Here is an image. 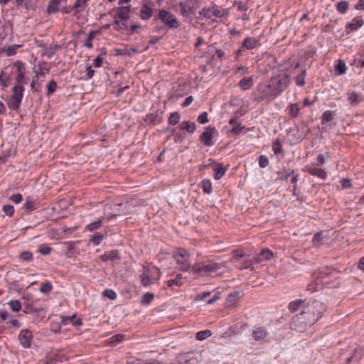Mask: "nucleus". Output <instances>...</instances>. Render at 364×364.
<instances>
[{
  "label": "nucleus",
  "instance_id": "nucleus-52",
  "mask_svg": "<svg viewBox=\"0 0 364 364\" xmlns=\"http://www.w3.org/2000/svg\"><path fill=\"white\" fill-rule=\"evenodd\" d=\"M269 164V159L267 156L261 155L259 157V165L261 168H265Z\"/></svg>",
  "mask_w": 364,
  "mask_h": 364
},
{
  "label": "nucleus",
  "instance_id": "nucleus-38",
  "mask_svg": "<svg viewBox=\"0 0 364 364\" xmlns=\"http://www.w3.org/2000/svg\"><path fill=\"white\" fill-rule=\"evenodd\" d=\"M180 114L176 112L170 114L168 117V124L171 125H176L179 122Z\"/></svg>",
  "mask_w": 364,
  "mask_h": 364
},
{
  "label": "nucleus",
  "instance_id": "nucleus-24",
  "mask_svg": "<svg viewBox=\"0 0 364 364\" xmlns=\"http://www.w3.org/2000/svg\"><path fill=\"white\" fill-rule=\"evenodd\" d=\"M180 129L182 130H186L189 133H193L196 129V127L195 123L193 122L183 121L180 124Z\"/></svg>",
  "mask_w": 364,
  "mask_h": 364
},
{
  "label": "nucleus",
  "instance_id": "nucleus-22",
  "mask_svg": "<svg viewBox=\"0 0 364 364\" xmlns=\"http://www.w3.org/2000/svg\"><path fill=\"white\" fill-rule=\"evenodd\" d=\"M253 84V79L252 77H244L239 82V86L243 90L250 89Z\"/></svg>",
  "mask_w": 364,
  "mask_h": 364
},
{
  "label": "nucleus",
  "instance_id": "nucleus-4",
  "mask_svg": "<svg viewBox=\"0 0 364 364\" xmlns=\"http://www.w3.org/2000/svg\"><path fill=\"white\" fill-rule=\"evenodd\" d=\"M253 96L255 100L260 102L263 100L270 101L277 95L273 90L271 84L269 83L268 85H259L257 90L254 92Z\"/></svg>",
  "mask_w": 364,
  "mask_h": 364
},
{
  "label": "nucleus",
  "instance_id": "nucleus-30",
  "mask_svg": "<svg viewBox=\"0 0 364 364\" xmlns=\"http://www.w3.org/2000/svg\"><path fill=\"white\" fill-rule=\"evenodd\" d=\"M182 278L183 276L181 274H178L174 279H169L167 281L168 287H171L173 285H176L178 287H181L182 285Z\"/></svg>",
  "mask_w": 364,
  "mask_h": 364
},
{
  "label": "nucleus",
  "instance_id": "nucleus-49",
  "mask_svg": "<svg viewBox=\"0 0 364 364\" xmlns=\"http://www.w3.org/2000/svg\"><path fill=\"white\" fill-rule=\"evenodd\" d=\"M104 235L100 232H97L95 236L90 240L95 245H99L102 240L104 239Z\"/></svg>",
  "mask_w": 364,
  "mask_h": 364
},
{
  "label": "nucleus",
  "instance_id": "nucleus-6",
  "mask_svg": "<svg viewBox=\"0 0 364 364\" xmlns=\"http://www.w3.org/2000/svg\"><path fill=\"white\" fill-rule=\"evenodd\" d=\"M289 82L288 75H279L278 77H272L269 83L271 84L273 90L277 95H279L284 90H285Z\"/></svg>",
  "mask_w": 364,
  "mask_h": 364
},
{
  "label": "nucleus",
  "instance_id": "nucleus-16",
  "mask_svg": "<svg viewBox=\"0 0 364 364\" xmlns=\"http://www.w3.org/2000/svg\"><path fill=\"white\" fill-rule=\"evenodd\" d=\"M364 23V21L360 18H355L352 21L346 25V29H350V31H355L358 28H360Z\"/></svg>",
  "mask_w": 364,
  "mask_h": 364
},
{
  "label": "nucleus",
  "instance_id": "nucleus-20",
  "mask_svg": "<svg viewBox=\"0 0 364 364\" xmlns=\"http://www.w3.org/2000/svg\"><path fill=\"white\" fill-rule=\"evenodd\" d=\"M68 323H72L73 326H80L82 324L81 320L77 318L75 315L61 317L60 323L67 324Z\"/></svg>",
  "mask_w": 364,
  "mask_h": 364
},
{
  "label": "nucleus",
  "instance_id": "nucleus-58",
  "mask_svg": "<svg viewBox=\"0 0 364 364\" xmlns=\"http://www.w3.org/2000/svg\"><path fill=\"white\" fill-rule=\"evenodd\" d=\"M51 251V248L46 245H42L39 247V252L42 255H48Z\"/></svg>",
  "mask_w": 364,
  "mask_h": 364
},
{
  "label": "nucleus",
  "instance_id": "nucleus-64",
  "mask_svg": "<svg viewBox=\"0 0 364 364\" xmlns=\"http://www.w3.org/2000/svg\"><path fill=\"white\" fill-rule=\"evenodd\" d=\"M341 186L344 188H349L352 186V184L349 179L343 178L341 180Z\"/></svg>",
  "mask_w": 364,
  "mask_h": 364
},
{
  "label": "nucleus",
  "instance_id": "nucleus-18",
  "mask_svg": "<svg viewBox=\"0 0 364 364\" xmlns=\"http://www.w3.org/2000/svg\"><path fill=\"white\" fill-rule=\"evenodd\" d=\"M240 292L239 291H234L232 293H230L225 301V304L228 307H232L238 301L239 299Z\"/></svg>",
  "mask_w": 364,
  "mask_h": 364
},
{
  "label": "nucleus",
  "instance_id": "nucleus-27",
  "mask_svg": "<svg viewBox=\"0 0 364 364\" xmlns=\"http://www.w3.org/2000/svg\"><path fill=\"white\" fill-rule=\"evenodd\" d=\"M348 99L352 105H355L361 101L360 95L355 92H348Z\"/></svg>",
  "mask_w": 364,
  "mask_h": 364
},
{
  "label": "nucleus",
  "instance_id": "nucleus-26",
  "mask_svg": "<svg viewBox=\"0 0 364 364\" xmlns=\"http://www.w3.org/2000/svg\"><path fill=\"white\" fill-rule=\"evenodd\" d=\"M21 100L17 97H11L8 100V106L12 110H17L21 105Z\"/></svg>",
  "mask_w": 364,
  "mask_h": 364
},
{
  "label": "nucleus",
  "instance_id": "nucleus-19",
  "mask_svg": "<svg viewBox=\"0 0 364 364\" xmlns=\"http://www.w3.org/2000/svg\"><path fill=\"white\" fill-rule=\"evenodd\" d=\"M153 10L147 4H144L140 10V17L143 20H148L152 16Z\"/></svg>",
  "mask_w": 364,
  "mask_h": 364
},
{
  "label": "nucleus",
  "instance_id": "nucleus-35",
  "mask_svg": "<svg viewBox=\"0 0 364 364\" xmlns=\"http://www.w3.org/2000/svg\"><path fill=\"white\" fill-rule=\"evenodd\" d=\"M334 117V112L331 111H326L322 115V124H326L331 122Z\"/></svg>",
  "mask_w": 364,
  "mask_h": 364
},
{
  "label": "nucleus",
  "instance_id": "nucleus-2",
  "mask_svg": "<svg viewBox=\"0 0 364 364\" xmlns=\"http://www.w3.org/2000/svg\"><path fill=\"white\" fill-rule=\"evenodd\" d=\"M223 264L215 262L213 260H207L195 263L192 266V272L197 277H207L212 274L220 272Z\"/></svg>",
  "mask_w": 364,
  "mask_h": 364
},
{
  "label": "nucleus",
  "instance_id": "nucleus-15",
  "mask_svg": "<svg viewBox=\"0 0 364 364\" xmlns=\"http://www.w3.org/2000/svg\"><path fill=\"white\" fill-rule=\"evenodd\" d=\"M305 301L299 299L295 301H292L289 305V309L291 311L295 312L299 311V312L303 309V308L306 306Z\"/></svg>",
  "mask_w": 364,
  "mask_h": 364
},
{
  "label": "nucleus",
  "instance_id": "nucleus-63",
  "mask_svg": "<svg viewBox=\"0 0 364 364\" xmlns=\"http://www.w3.org/2000/svg\"><path fill=\"white\" fill-rule=\"evenodd\" d=\"M233 6H237V9L240 11H246L247 9L246 5L242 1H235Z\"/></svg>",
  "mask_w": 364,
  "mask_h": 364
},
{
  "label": "nucleus",
  "instance_id": "nucleus-13",
  "mask_svg": "<svg viewBox=\"0 0 364 364\" xmlns=\"http://www.w3.org/2000/svg\"><path fill=\"white\" fill-rule=\"evenodd\" d=\"M306 171L312 176H317L321 179H326L327 177L326 172L322 168H306Z\"/></svg>",
  "mask_w": 364,
  "mask_h": 364
},
{
  "label": "nucleus",
  "instance_id": "nucleus-9",
  "mask_svg": "<svg viewBox=\"0 0 364 364\" xmlns=\"http://www.w3.org/2000/svg\"><path fill=\"white\" fill-rule=\"evenodd\" d=\"M200 14L207 18H210L213 16L218 18L223 16V11H221L218 6H213L211 8H203L202 11H200Z\"/></svg>",
  "mask_w": 364,
  "mask_h": 364
},
{
  "label": "nucleus",
  "instance_id": "nucleus-55",
  "mask_svg": "<svg viewBox=\"0 0 364 364\" xmlns=\"http://www.w3.org/2000/svg\"><path fill=\"white\" fill-rule=\"evenodd\" d=\"M4 212L9 216H12L14 213V208L13 205H6L3 207Z\"/></svg>",
  "mask_w": 364,
  "mask_h": 364
},
{
  "label": "nucleus",
  "instance_id": "nucleus-7",
  "mask_svg": "<svg viewBox=\"0 0 364 364\" xmlns=\"http://www.w3.org/2000/svg\"><path fill=\"white\" fill-rule=\"evenodd\" d=\"M159 18L170 28H177L180 26L178 21L171 12L166 10H161L159 14Z\"/></svg>",
  "mask_w": 364,
  "mask_h": 364
},
{
  "label": "nucleus",
  "instance_id": "nucleus-3",
  "mask_svg": "<svg viewBox=\"0 0 364 364\" xmlns=\"http://www.w3.org/2000/svg\"><path fill=\"white\" fill-rule=\"evenodd\" d=\"M200 7V4L198 0H186L180 2L176 6V11L183 17H191L194 15Z\"/></svg>",
  "mask_w": 364,
  "mask_h": 364
},
{
  "label": "nucleus",
  "instance_id": "nucleus-25",
  "mask_svg": "<svg viewBox=\"0 0 364 364\" xmlns=\"http://www.w3.org/2000/svg\"><path fill=\"white\" fill-rule=\"evenodd\" d=\"M24 87L21 85H16L13 88V95L11 97H17L22 100Z\"/></svg>",
  "mask_w": 364,
  "mask_h": 364
},
{
  "label": "nucleus",
  "instance_id": "nucleus-14",
  "mask_svg": "<svg viewBox=\"0 0 364 364\" xmlns=\"http://www.w3.org/2000/svg\"><path fill=\"white\" fill-rule=\"evenodd\" d=\"M20 45H12L11 46H9L7 48H0V56L6 54V56H12L14 55L16 53V50L18 48H20Z\"/></svg>",
  "mask_w": 364,
  "mask_h": 364
},
{
  "label": "nucleus",
  "instance_id": "nucleus-8",
  "mask_svg": "<svg viewBox=\"0 0 364 364\" xmlns=\"http://www.w3.org/2000/svg\"><path fill=\"white\" fill-rule=\"evenodd\" d=\"M32 339L33 334L31 331L28 329H23L21 331L18 336V340L20 341L21 345L23 348H29L31 346Z\"/></svg>",
  "mask_w": 364,
  "mask_h": 364
},
{
  "label": "nucleus",
  "instance_id": "nucleus-48",
  "mask_svg": "<svg viewBox=\"0 0 364 364\" xmlns=\"http://www.w3.org/2000/svg\"><path fill=\"white\" fill-rule=\"evenodd\" d=\"M255 263H256V262H255V258L252 259H247L245 260L242 264H241V265H240L238 268L240 269L252 268V265Z\"/></svg>",
  "mask_w": 364,
  "mask_h": 364
},
{
  "label": "nucleus",
  "instance_id": "nucleus-46",
  "mask_svg": "<svg viewBox=\"0 0 364 364\" xmlns=\"http://www.w3.org/2000/svg\"><path fill=\"white\" fill-rule=\"evenodd\" d=\"M154 297V294L149 293V292L146 293L143 296L141 302L142 304H146V305L149 304L150 302L153 300Z\"/></svg>",
  "mask_w": 364,
  "mask_h": 364
},
{
  "label": "nucleus",
  "instance_id": "nucleus-61",
  "mask_svg": "<svg viewBox=\"0 0 364 364\" xmlns=\"http://www.w3.org/2000/svg\"><path fill=\"white\" fill-rule=\"evenodd\" d=\"M60 47L58 46H50L47 50H46V55L49 57H51L53 55L56 51V49L59 48Z\"/></svg>",
  "mask_w": 364,
  "mask_h": 364
},
{
  "label": "nucleus",
  "instance_id": "nucleus-21",
  "mask_svg": "<svg viewBox=\"0 0 364 364\" xmlns=\"http://www.w3.org/2000/svg\"><path fill=\"white\" fill-rule=\"evenodd\" d=\"M63 1L66 0H51L47 7L48 12L52 14L59 11L58 6Z\"/></svg>",
  "mask_w": 364,
  "mask_h": 364
},
{
  "label": "nucleus",
  "instance_id": "nucleus-60",
  "mask_svg": "<svg viewBox=\"0 0 364 364\" xmlns=\"http://www.w3.org/2000/svg\"><path fill=\"white\" fill-rule=\"evenodd\" d=\"M245 129L244 127L235 126L230 130V132L234 135L239 134L242 130Z\"/></svg>",
  "mask_w": 364,
  "mask_h": 364
},
{
  "label": "nucleus",
  "instance_id": "nucleus-56",
  "mask_svg": "<svg viewBox=\"0 0 364 364\" xmlns=\"http://www.w3.org/2000/svg\"><path fill=\"white\" fill-rule=\"evenodd\" d=\"M198 121L200 124L207 123L208 122V113L206 112L201 113L198 117Z\"/></svg>",
  "mask_w": 364,
  "mask_h": 364
},
{
  "label": "nucleus",
  "instance_id": "nucleus-36",
  "mask_svg": "<svg viewBox=\"0 0 364 364\" xmlns=\"http://www.w3.org/2000/svg\"><path fill=\"white\" fill-rule=\"evenodd\" d=\"M103 220H104V218L102 217V218H100L97 221L91 223L90 224H89L87 226V229L90 231H93V230H95L100 228L102 225Z\"/></svg>",
  "mask_w": 364,
  "mask_h": 364
},
{
  "label": "nucleus",
  "instance_id": "nucleus-45",
  "mask_svg": "<svg viewBox=\"0 0 364 364\" xmlns=\"http://www.w3.org/2000/svg\"><path fill=\"white\" fill-rule=\"evenodd\" d=\"M13 311L17 312L21 308V304L18 300H12L9 303Z\"/></svg>",
  "mask_w": 364,
  "mask_h": 364
},
{
  "label": "nucleus",
  "instance_id": "nucleus-42",
  "mask_svg": "<svg viewBox=\"0 0 364 364\" xmlns=\"http://www.w3.org/2000/svg\"><path fill=\"white\" fill-rule=\"evenodd\" d=\"M272 149L275 154H279L282 150V145L279 139H277L272 144Z\"/></svg>",
  "mask_w": 364,
  "mask_h": 364
},
{
  "label": "nucleus",
  "instance_id": "nucleus-5",
  "mask_svg": "<svg viewBox=\"0 0 364 364\" xmlns=\"http://www.w3.org/2000/svg\"><path fill=\"white\" fill-rule=\"evenodd\" d=\"M173 258L175 259L178 264H181L180 269L183 272L188 271L192 266L189 262L190 254L186 250L183 248H179L176 251L173 252Z\"/></svg>",
  "mask_w": 364,
  "mask_h": 364
},
{
  "label": "nucleus",
  "instance_id": "nucleus-17",
  "mask_svg": "<svg viewBox=\"0 0 364 364\" xmlns=\"http://www.w3.org/2000/svg\"><path fill=\"white\" fill-rule=\"evenodd\" d=\"M258 44V41L253 38H246L242 43V48L239 50V51H241L242 48H246L247 50L252 49L255 47H257Z\"/></svg>",
  "mask_w": 364,
  "mask_h": 364
},
{
  "label": "nucleus",
  "instance_id": "nucleus-54",
  "mask_svg": "<svg viewBox=\"0 0 364 364\" xmlns=\"http://www.w3.org/2000/svg\"><path fill=\"white\" fill-rule=\"evenodd\" d=\"M52 289V285L50 283L47 282L42 284L40 287V291L42 293H48Z\"/></svg>",
  "mask_w": 364,
  "mask_h": 364
},
{
  "label": "nucleus",
  "instance_id": "nucleus-11",
  "mask_svg": "<svg viewBox=\"0 0 364 364\" xmlns=\"http://www.w3.org/2000/svg\"><path fill=\"white\" fill-rule=\"evenodd\" d=\"M130 12L131 8L129 6H120L117 9L114 16V18L127 21L129 18Z\"/></svg>",
  "mask_w": 364,
  "mask_h": 364
},
{
  "label": "nucleus",
  "instance_id": "nucleus-28",
  "mask_svg": "<svg viewBox=\"0 0 364 364\" xmlns=\"http://www.w3.org/2000/svg\"><path fill=\"white\" fill-rule=\"evenodd\" d=\"M113 26L114 29L116 31L126 30L129 27L127 21H120V19H114Z\"/></svg>",
  "mask_w": 364,
  "mask_h": 364
},
{
  "label": "nucleus",
  "instance_id": "nucleus-1",
  "mask_svg": "<svg viewBox=\"0 0 364 364\" xmlns=\"http://www.w3.org/2000/svg\"><path fill=\"white\" fill-rule=\"evenodd\" d=\"M326 311V306L318 300L309 302L303 309L292 318L291 328L303 332L314 324Z\"/></svg>",
  "mask_w": 364,
  "mask_h": 364
},
{
  "label": "nucleus",
  "instance_id": "nucleus-47",
  "mask_svg": "<svg viewBox=\"0 0 364 364\" xmlns=\"http://www.w3.org/2000/svg\"><path fill=\"white\" fill-rule=\"evenodd\" d=\"M57 84L54 80H50L47 85V95H52L56 90Z\"/></svg>",
  "mask_w": 364,
  "mask_h": 364
},
{
  "label": "nucleus",
  "instance_id": "nucleus-53",
  "mask_svg": "<svg viewBox=\"0 0 364 364\" xmlns=\"http://www.w3.org/2000/svg\"><path fill=\"white\" fill-rule=\"evenodd\" d=\"M141 282L145 287L151 284V279L147 274L143 273L141 274Z\"/></svg>",
  "mask_w": 364,
  "mask_h": 364
},
{
  "label": "nucleus",
  "instance_id": "nucleus-37",
  "mask_svg": "<svg viewBox=\"0 0 364 364\" xmlns=\"http://www.w3.org/2000/svg\"><path fill=\"white\" fill-rule=\"evenodd\" d=\"M225 167H223L222 165H218V167L215 169V178L217 180L221 178V177L225 174Z\"/></svg>",
  "mask_w": 364,
  "mask_h": 364
},
{
  "label": "nucleus",
  "instance_id": "nucleus-23",
  "mask_svg": "<svg viewBox=\"0 0 364 364\" xmlns=\"http://www.w3.org/2000/svg\"><path fill=\"white\" fill-rule=\"evenodd\" d=\"M252 336L255 341H262L267 336V331L261 328H257L252 331Z\"/></svg>",
  "mask_w": 364,
  "mask_h": 364
},
{
  "label": "nucleus",
  "instance_id": "nucleus-31",
  "mask_svg": "<svg viewBox=\"0 0 364 364\" xmlns=\"http://www.w3.org/2000/svg\"><path fill=\"white\" fill-rule=\"evenodd\" d=\"M124 336L122 334H116L111 337L107 341V344L112 346L117 345L119 342H121Z\"/></svg>",
  "mask_w": 364,
  "mask_h": 364
},
{
  "label": "nucleus",
  "instance_id": "nucleus-32",
  "mask_svg": "<svg viewBox=\"0 0 364 364\" xmlns=\"http://www.w3.org/2000/svg\"><path fill=\"white\" fill-rule=\"evenodd\" d=\"M287 109H288L289 114L290 115V117L291 118L296 117L299 112V105L296 103L291 104L288 107Z\"/></svg>",
  "mask_w": 364,
  "mask_h": 364
},
{
  "label": "nucleus",
  "instance_id": "nucleus-40",
  "mask_svg": "<svg viewBox=\"0 0 364 364\" xmlns=\"http://www.w3.org/2000/svg\"><path fill=\"white\" fill-rule=\"evenodd\" d=\"M201 187L203 188V191L210 194L212 192V184L209 180H204L201 183Z\"/></svg>",
  "mask_w": 364,
  "mask_h": 364
},
{
  "label": "nucleus",
  "instance_id": "nucleus-12",
  "mask_svg": "<svg viewBox=\"0 0 364 364\" xmlns=\"http://www.w3.org/2000/svg\"><path fill=\"white\" fill-rule=\"evenodd\" d=\"M273 257V252L266 248L261 251V252L257 255L255 258V262H256V264L261 263L266 260H269Z\"/></svg>",
  "mask_w": 364,
  "mask_h": 364
},
{
  "label": "nucleus",
  "instance_id": "nucleus-62",
  "mask_svg": "<svg viewBox=\"0 0 364 364\" xmlns=\"http://www.w3.org/2000/svg\"><path fill=\"white\" fill-rule=\"evenodd\" d=\"M245 257V254L240 253L239 250H233V256H232L231 259L232 260H233V259L238 260V259H240L241 258H243Z\"/></svg>",
  "mask_w": 364,
  "mask_h": 364
},
{
  "label": "nucleus",
  "instance_id": "nucleus-33",
  "mask_svg": "<svg viewBox=\"0 0 364 364\" xmlns=\"http://www.w3.org/2000/svg\"><path fill=\"white\" fill-rule=\"evenodd\" d=\"M294 173V170H286L284 168L282 171H277L278 178L279 180H286L289 176H290L291 174Z\"/></svg>",
  "mask_w": 364,
  "mask_h": 364
},
{
  "label": "nucleus",
  "instance_id": "nucleus-51",
  "mask_svg": "<svg viewBox=\"0 0 364 364\" xmlns=\"http://www.w3.org/2000/svg\"><path fill=\"white\" fill-rule=\"evenodd\" d=\"M20 258L23 260V261H26V262H28V261H31L33 258V255L31 252H28V251H25V252H23L21 255H20Z\"/></svg>",
  "mask_w": 364,
  "mask_h": 364
},
{
  "label": "nucleus",
  "instance_id": "nucleus-39",
  "mask_svg": "<svg viewBox=\"0 0 364 364\" xmlns=\"http://www.w3.org/2000/svg\"><path fill=\"white\" fill-rule=\"evenodd\" d=\"M336 8L340 13L345 14L348 10V3L346 1H339L336 4Z\"/></svg>",
  "mask_w": 364,
  "mask_h": 364
},
{
  "label": "nucleus",
  "instance_id": "nucleus-41",
  "mask_svg": "<svg viewBox=\"0 0 364 364\" xmlns=\"http://www.w3.org/2000/svg\"><path fill=\"white\" fill-rule=\"evenodd\" d=\"M211 332L209 330L199 331L196 333V338L199 341H203L211 336Z\"/></svg>",
  "mask_w": 364,
  "mask_h": 364
},
{
  "label": "nucleus",
  "instance_id": "nucleus-59",
  "mask_svg": "<svg viewBox=\"0 0 364 364\" xmlns=\"http://www.w3.org/2000/svg\"><path fill=\"white\" fill-rule=\"evenodd\" d=\"M103 295L105 296L108 297L110 299H114L117 296L116 293L113 290H111V289H106L103 292Z\"/></svg>",
  "mask_w": 364,
  "mask_h": 364
},
{
  "label": "nucleus",
  "instance_id": "nucleus-10",
  "mask_svg": "<svg viewBox=\"0 0 364 364\" xmlns=\"http://www.w3.org/2000/svg\"><path fill=\"white\" fill-rule=\"evenodd\" d=\"M215 132V128L208 127L206 130L200 135V140L207 146L213 144V134Z\"/></svg>",
  "mask_w": 364,
  "mask_h": 364
},
{
  "label": "nucleus",
  "instance_id": "nucleus-50",
  "mask_svg": "<svg viewBox=\"0 0 364 364\" xmlns=\"http://www.w3.org/2000/svg\"><path fill=\"white\" fill-rule=\"evenodd\" d=\"M95 35V31H91L89 33V35L87 36V41L84 43V46L87 47L89 48H92V41L93 40Z\"/></svg>",
  "mask_w": 364,
  "mask_h": 364
},
{
  "label": "nucleus",
  "instance_id": "nucleus-57",
  "mask_svg": "<svg viewBox=\"0 0 364 364\" xmlns=\"http://www.w3.org/2000/svg\"><path fill=\"white\" fill-rule=\"evenodd\" d=\"M106 54V52H104L103 53L97 56V58L95 60V63H94V65L95 67H101L102 66V64L103 63V60H104V58H103V55H105Z\"/></svg>",
  "mask_w": 364,
  "mask_h": 364
},
{
  "label": "nucleus",
  "instance_id": "nucleus-29",
  "mask_svg": "<svg viewBox=\"0 0 364 364\" xmlns=\"http://www.w3.org/2000/svg\"><path fill=\"white\" fill-rule=\"evenodd\" d=\"M119 257L118 255V252L116 251H109L105 252L102 256V260L104 262L108 261V260H114L116 259H119Z\"/></svg>",
  "mask_w": 364,
  "mask_h": 364
},
{
  "label": "nucleus",
  "instance_id": "nucleus-43",
  "mask_svg": "<svg viewBox=\"0 0 364 364\" xmlns=\"http://www.w3.org/2000/svg\"><path fill=\"white\" fill-rule=\"evenodd\" d=\"M305 76H306V70H304L302 72L296 76V83L298 86H303L305 84Z\"/></svg>",
  "mask_w": 364,
  "mask_h": 364
},
{
  "label": "nucleus",
  "instance_id": "nucleus-34",
  "mask_svg": "<svg viewBox=\"0 0 364 364\" xmlns=\"http://www.w3.org/2000/svg\"><path fill=\"white\" fill-rule=\"evenodd\" d=\"M335 70L338 75L344 74L346 71V66L344 61L340 60L335 66Z\"/></svg>",
  "mask_w": 364,
  "mask_h": 364
},
{
  "label": "nucleus",
  "instance_id": "nucleus-44",
  "mask_svg": "<svg viewBox=\"0 0 364 364\" xmlns=\"http://www.w3.org/2000/svg\"><path fill=\"white\" fill-rule=\"evenodd\" d=\"M323 243V238L320 232L316 233L312 239V244L315 247H319Z\"/></svg>",
  "mask_w": 364,
  "mask_h": 364
}]
</instances>
